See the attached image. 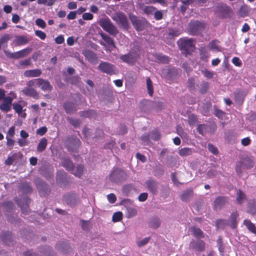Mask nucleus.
Instances as JSON below:
<instances>
[{"mask_svg": "<svg viewBox=\"0 0 256 256\" xmlns=\"http://www.w3.org/2000/svg\"><path fill=\"white\" fill-rule=\"evenodd\" d=\"M208 149L213 154H216L218 153V150L217 148L212 144H208Z\"/></svg>", "mask_w": 256, "mask_h": 256, "instance_id": "obj_56", "label": "nucleus"}, {"mask_svg": "<svg viewBox=\"0 0 256 256\" xmlns=\"http://www.w3.org/2000/svg\"><path fill=\"white\" fill-rule=\"evenodd\" d=\"M46 132L47 128L46 126H42L37 130L36 133L42 136Z\"/></svg>", "mask_w": 256, "mask_h": 256, "instance_id": "obj_54", "label": "nucleus"}, {"mask_svg": "<svg viewBox=\"0 0 256 256\" xmlns=\"http://www.w3.org/2000/svg\"><path fill=\"white\" fill-rule=\"evenodd\" d=\"M100 22V26L104 30L110 34H112V24L110 20L106 18L102 19Z\"/></svg>", "mask_w": 256, "mask_h": 256, "instance_id": "obj_14", "label": "nucleus"}, {"mask_svg": "<svg viewBox=\"0 0 256 256\" xmlns=\"http://www.w3.org/2000/svg\"><path fill=\"white\" fill-rule=\"evenodd\" d=\"M219 42L218 40H213L212 41L209 45L210 49L214 51V52H218L220 50V47L218 45Z\"/></svg>", "mask_w": 256, "mask_h": 256, "instance_id": "obj_31", "label": "nucleus"}, {"mask_svg": "<svg viewBox=\"0 0 256 256\" xmlns=\"http://www.w3.org/2000/svg\"><path fill=\"white\" fill-rule=\"evenodd\" d=\"M36 86L43 91H51L52 89V86L50 82L46 80L43 78H36Z\"/></svg>", "mask_w": 256, "mask_h": 256, "instance_id": "obj_9", "label": "nucleus"}, {"mask_svg": "<svg viewBox=\"0 0 256 256\" xmlns=\"http://www.w3.org/2000/svg\"><path fill=\"white\" fill-rule=\"evenodd\" d=\"M254 162L252 158H246L244 160V164L247 168H250L254 165Z\"/></svg>", "mask_w": 256, "mask_h": 256, "instance_id": "obj_41", "label": "nucleus"}, {"mask_svg": "<svg viewBox=\"0 0 256 256\" xmlns=\"http://www.w3.org/2000/svg\"><path fill=\"white\" fill-rule=\"evenodd\" d=\"M96 116V112L94 110H90L86 111H83L80 114L81 116L84 118H93Z\"/></svg>", "mask_w": 256, "mask_h": 256, "instance_id": "obj_30", "label": "nucleus"}, {"mask_svg": "<svg viewBox=\"0 0 256 256\" xmlns=\"http://www.w3.org/2000/svg\"><path fill=\"white\" fill-rule=\"evenodd\" d=\"M128 177L126 172L122 169H116L113 171V180L121 182L126 179Z\"/></svg>", "mask_w": 256, "mask_h": 256, "instance_id": "obj_8", "label": "nucleus"}, {"mask_svg": "<svg viewBox=\"0 0 256 256\" xmlns=\"http://www.w3.org/2000/svg\"><path fill=\"white\" fill-rule=\"evenodd\" d=\"M180 48L184 52L185 54H188L193 50L194 46V42L190 38H182L178 42Z\"/></svg>", "mask_w": 256, "mask_h": 256, "instance_id": "obj_3", "label": "nucleus"}, {"mask_svg": "<svg viewBox=\"0 0 256 256\" xmlns=\"http://www.w3.org/2000/svg\"><path fill=\"white\" fill-rule=\"evenodd\" d=\"M192 234L197 238H201L203 236V233L202 231L198 228L196 227H192L190 228Z\"/></svg>", "mask_w": 256, "mask_h": 256, "instance_id": "obj_32", "label": "nucleus"}, {"mask_svg": "<svg viewBox=\"0 0 256 256\" xmlns=\"http://www.w3.org/2000/svg\"><path fill=\"white\" fill-rule=\"evenodd\" d=\"M196 122V117L194 115H190L188 117V122L190 125H194Z\"/></svg>", "mask_w": 256, "mask_h": 256, "instance_id": "obj_55", "label": "nucleus"}, {"mask_svg": "<svg viewBox=\"0 0 256 256\" xmlns=\"http://www.w3.org/2000/svg\"><path fill=\"white\" fill-rule=\"evenodd\" d=\"M228 222L226 220L220 219L216 222V226L218 228H222L227 226Z\"/></svg>", "mask_w": 256, "mask_h": 256, "instance_id": "obj_37", "label": "nucleus"}, {"mask_svg": "<svg viewBox=\"0 0 256 256\" xmlns=\"http://www.w3.org/2000/svg\"><path fill=\"white\" fill-rule=\"evenodd\" d=\"M20 190L24 193H31L32 192V188L28 183L22 182L20 184Z\"/></svg>", "mask_w": 256, "mask_h": 256, "instance_id": "obj_23", "label": "nucleus"}, {"mask_svg": "<svg viewBox=\"0 0 256 256\" xmlns=\"http://www.w3.org/2000/svg\"><path fill=\"white\" fill-rule=\"evenodd\" d=\"M246 200L244 194L240 190H238L236 193V200L238 203L242 204Z\"/></svg>", "mask_w": 256, "mask_h": 256, "instance_id": "obj_33", "label": "nucleus"}, {"mask_svg": "<svg viewBox=\"0 0 256 256\" xmlns=\"http://www.w3.org/2000/svg\"><path fill=\"white\" fill-rule=\"evenodd\" d=\"M131 21L133 24V25L134 26L136 29L140 31L142 30L143 26L140 22V20H137L136 17L135 16H132L130 18Z\"/></svg>", "mask_w": 256, "mask_h": 256, "instance_id": "obj_26", "label": "nucleus"}, {"mask_svg": "<svg viewBox=\"0 0 256 256\" xmlns=\"http://www.w3.org/2000/svg\"><path fill=\"white\" fill-rule=\"evenodd\" d=\"M193 149L189 148H184L178 150V154L181 156H187L192 154Z\"/></svg>", "mask_w": 256, "mask_h": 256, "instance_id": "obj_22", "label": "nucleus"}, {"mask_svg": "<svg viewBox=\"0 0 256 256\" xmlns=\"http://www.w3.org/2000/svg\"><path fill=\"white\" fill-rule=\"evenodd\" d=\"M14 200L20 208L22 214H28L30 212L29 204L30 202V200L28 196H22L21 198H15Z\"/></svg>", "mask_w": 256, "mask_h": 256, "instance_id": "obj_2", "label": "nucleus"}, {"mask_svg": "<svg viewBox=\"0 0 256 256\" xmlns=\"http://www.w3.org/2000/svg\"><path fill=\"white\" fill-rule=\"evenodd\" d=\"M35 34L42 40H44L46 36V34L44 32L40 30H36Z\"/></svg>", "mask_w": 256, "mask_h": 256, "instance_id": "obj_48", "label": "nucleus"}, {"mask_svg": "<svg viewBox=\"0 0 256 256\" xmlns=\"http://www.w3.org/2000/svg\"><path fill=\"white\" fill-rule=\"evenodd\" d=\"M148 188L152 194L157 192L158 184L153 180H148L146 182Z\"/></svg>", "mask_w": 256, "mask_h": 256, "instance_id": "obj_20", "label": "nucleus"}, {"mask_svg": "<svg viewBox=\"0 0 256 256\" xmlns=\"http://www.w3.org/2000/svg\"><path fill=\"white\" fill-rule=\"evenodd\" d=\"M196 83V80L193 78H190L188 80V84L189 88L191 90L194 89V85Z\"/></svg>", "mask_w": 256, "mask_h": 256, "instance_id": "obj_53", "label": "nucleus"}, {"mask_svg": "<svg viewBox=\"0 0 256 256\" xmlns=\"http://www.w3.org/2000/svg\"><path fill=\"white\" fill-rule=\"evenodd\" d=\"M150 240V237L145 238H144L138 241L137 242V244L140 247L142 246L146 245V244H147L148 243V242H149Z\"/></svg>", "mask_w": 256, "mask_h": 256, "instance_id": "obj_47", "label": "nucleus"}, {"mask_svg": "<svg viewBox=\"0 0 256 256\" xmlns=\"http://www.w3.org/2000/svg\"><path fill=\"white\" fill-rule=\"evenodd\" d=\"M29 42L28 38L24 36H17L15 37L14 42L16 46H23Z\"/></svg>", "mask_w": 256, "mask_h": 256, "instance_id": "obj_18", "label": "nucleus"}, {"mask_svg": "<svg viewBox=\"0 0 256 256\" xmlns=\"http://www.w3.org/2000/svg\"><path fill=\"white\" fill-rule=\"evenodd\" d=\"M208 89V84L207 82H203L201 84L200 92L202 94H205Z\"/></svg>", "mask_w": 256, "mask_h": 256, "instance_id": "obj_42", "label": "nucleus"}, {"mask_svg": "<svg viewBox=\"0 0 256 256\" xmlns=\"http://www.w3.org/2000/svg\"><path fill=\"white\" fill-rule=\"evenodd\" d=\"M47 140L46 138H42L38 145L37 150L38 152H42L44 150L47 146Z\"/></svg>", "mask_w": 256, "mask_h": 256, "instance_id": "obj_25", "label": "nucleus"}, {"mask_svg": "<svg viewBox=\"0 0 256 256\" xmlns=\"http://www.w3.org/2000/svg\"><path fill=\"white\" fill-rule=\"evenodd\" d=\"M244 224L247 227L250 231L256 234V227L250 220H245L244 221Z\"/></svg>", "mask_w": 256, "mask_h": 256, "instance_id": "obj_27", "label": "nucleus"}, {"mask_svg": "<svg viewBox=\"0 0 256 256\" xmlns=\"http://www.w3.org/2000/svg\"><path fill=\"white\" fill-rule=\"evenodd\" d=\"M232 62L237 66H240L242 64V62L240 59L238 57H234L232 59Z\"/></svg>", "mask_w": 256, "mask_h": 256, "instance_id": "obj_57", "label": "nucleus"}, {"mask_svg": "<svg viewBox=\"0 0 256 256\" xmlns=\"http://www.w3.org/2000/svg\"><path fill=\"white\" fill-rule=\"evenodd\" d=\"M139 49L137 48L136 50H132L127 54L122 55L120 59L124 62L128 64H134L139 57Z\"/></svg>", "mask_w": 256, "mask_h": 256, "instance_id": "obj_5", "label": "nucleus"}, {"mask_svg": "<svg viewBox=\"0 0 256 256\" xmlns=\"http://www.w3.org/2000/svg\"><path fill=\"white\" fill-rule=\"evenodd\" d=\"M197 130L202 134H204L206 130V126L204 124H199L198 126Z\"/></svg>", "mask_w": 256, "mask_h": 256, "instance_id": "obj_51", "label": "nucleus"}, {"mask_svg": "<svg viewBox=\"0 0 256 256\" xmlns=\"http://www.w3.org/2000/svg\"><path fill=\"white\" fill-rule=\"evenodd\" d=\"M238 214L236 211L232 213L230 220V226L232 228H234L237 223V218L238 217Z\"/></svg>", "mask_w": 256, "mask_h": 256, "instance_id": "obj_28", "label": "nucleus"}, {"mask_svg": "<svg viewBox=\"0 0 256 256\" xmlns=\"http://www.w3.org/2000/svg\"><path fill=\"white\" fill-rule=\"evenodd\" d=\"M148 198V194L146 192H144L140 194L138 198L139 201L140 202H144Z\"/></svg>", "mask_w": 256, "mask_h": 256, "instance_id": "obj_61", "label": "nucleus"}, {"mask_svg": "<svg viewBox=\"0 0 256 256\" xmlns=\"http://www.w3.org/2000/svg\"><path fill=\"white\" fill-rule=\"evenodd\" d=\"M6 139L7 140L6 145L8 146L12 147L14 144V140L11 138H9L8 136H6Z\"/></svg>", "mask_w": 256, "mask_h": 256, "instance_id": "obj_63", "label": "nucleus"}, {"mask_svg": "<svg viewBox=\"0 0 256 256\" xmlns=\"http://www.w3.org/2000/svg\"><path fill=\"white\" fill-rule=\"evenodd\" d=\"M36 24L42 28H45L46 27V22L42 18H38L36 20Z\"/></svg>", "mask_w": 256, "mask_h": 256, "instance_id": "obj_45", "label": "nucleus"}, {"mask_svg": "<svg viewBox=\"0 0 256 256\" xmlns=\"http://www.w3.org/2000/svg\"><path fill=\"white\" fill-rule=\"evenodd\" d=\"M158 59L162 62L166 63L168 62V58L166 56L159 54L158 56Z\"/></svg>", "mask_w": 256, "mask_h": 256, "instance_id": "obj_52", "label": "nucleus"}, {"mask_svg": "<svg viewBox=\"0 0 256 256\" xmlns=\"http://www.w3.org/2000/svg\"><path fill=\"white\" fill-rule=\"evenodd\" d=\"M192 196V190H186L184 192L182 196H181V199L182 201L186 202Z\"/></svg>", "mask_w": 256, "mask_h": 256, "instance_id": "obj_35", "label": "nucleus"}, {"mask_svg": "<svg viewBox=\"0 0 256 256\" xmlns=\"http://www.w3.org/2000/svg\"><path fill=\"white\" fill-rule=\"evenodd\" d=\"M2 206L5 208L8 211H10L11 210H14V204L13 202L12 201H6L2 203Z\"/></svg>", "mask_w": 256, "mask_h": 256, "instance_id": "obj_38", "label": "nucleus"}, {"mask_svg": "<svg viewBox=\"0 0 256 256\" xmlns=\"http://www.w3.org/2000/svg\"><path fill=\"white\" fill-rule=\"evenodd\" d=\"M204 24L198 21L192 22L189 24V31L192 34H198L204 28Z\"/></svg>", "mask_w": 256, "mask_h": 256, "instance_id": "obj_7", "label": "nucleus"}, {"mask_svg": "<svg viewBox=\"0 0 256 256\" xmlns=\"http://www.w3.org/2000/svg\"><path fill=\"white\" fill-rule=\"evenodd\" d=\"M13 108L15 110L16 112L18 114H22V106L19 104L14 103L12 104Z\"/></svg>", "mask_w": 256, "mask_h": 256, "instance_id": "obj_43", "label": "nucleus"}, {"mask_svg": "<svg viewBox=\"0 0 256 256\" xmlns=\"http://www.w3.org/2000/svg\"><path fill=\"white\" fill-rule=\"evenodd\" d=\"M31 52L32 48H26L23 49L21 50L14 52H11L9 50H4V53L5 54L6 56L8 58L18 59L27 56Z\"/></svg>", "mask_w": 256, "mask_h": 256, "instance_id": "obj_4", "label": "nucleus"}, {"mask_svg": "<svg viewBox=\"0 0 256 256\" xmlns=\"http://www.w3.org/2000/svg\"><path fill=\"white\" fill-rule=\"evenodd\" d=\"M42 74V70L40 69H34L26 70L24 72V76L27 78L38 77Z\"/></svg>", "mask_w": 256, "mask_h": 256, "instance_id": "obj_16", "label": "nucleus"}, {"mask_svg": "<svg viewBox=\"0 0 256 256\" xmlns=\"http://www.w3.org/2000/svg\"><path fill=\"white\" fill-rule=\"evenodd\" d=\"M80 222L82 228L84 230H88L90 226V222L84 220H82Z\"/></svg>", "mask_w": 256, "mask_h": 256, "instance_id": "obj_46", "label": "nucleus"}, {"mask_svg": "<svg viewBox=\"0 0 256 256\" xmlns=\"http://www.w3.org/2000/svg\"><path fill=\"white\" fill-rule=\"evenodd\" d=\"M100 34L107 44L112 45V38L110 37L102 32H100Z\"/></svg>", "mask_w": 256, "mask_h": 256, "instance_id": "obj_40", "label": "nucleus"}, {"mask_svg": "<svg viewBox=\"0 0 256 256\" xmlns=\"http://www.w3.org/2000/svg\"><path fill=\"white\" fill-rule=\"evenodd\" d=\"M80 144V140L78 138L73 136L68 138L66 141V146L68 150L70 152L77 151Z\"/></svg>", "mask_w": 256, "mask_h": 256, "instance_id": "obj_6", "label": "nucleus"}, {"mask_svg": "<svg viewBox=\"0 0 256 256\" xmlns=\"http://www.w3.org/2000/svg\"><path fill=\"white\" fill-rule=\"evenodd\" d=\"M54 40H55L56 43L57 44H62L64 41V38L63 36H62V35H60V36H58Z\"/></svg>", "mask_w": 256, "mask_h": 256, "instance_id": "obj_59", "label": "nucleus"}, {"mask_svg": "<svg viewBox=\"0 0 256 256\" xmlns=\"http://www.w3.org/2000/svg\"><path fill=\"white\" fill-rule=\"evenodd\" d=\"M63 108L66 112L68 114L74 113L77 110L76 104L73 102H66L64 104Z\"/></svg>", "mask_w": 256, "mask_h": 256, "instance_id": "obj_13", "label": "nucleus"}, {"mask_svg": "<svg viewBox=\"0 0 256 256\" xmlns=\"http://www.w3.org/2000/svg\"><path fill=\"white\" fill-rule=\"evenodd\" d=\"M3 103L8 104L10 106L12 102V98L10 96H6L4 97V98Z\"/></svg>", "mask_w": 256, "mask_h": 256, "instance_id": "obj_64", "label": "nucleus"}, {"mask_svg": "<svg viewBox=\"0 0 256 256\" xmlns=\"http://www.w3.org/2000/svg\"><path fill=\"white\" fill-rule=\"evenodd\" d=\"M66 176V174L64 170H58L57 172L56 180L62 182Z\"/></svg>", "mask_w": 256, "mask_h": 256, "instance_id": "obj_36", "label": "nucleus"}, {"mask_svg": "<svg viewBox=\"0 0 256 256\" xmlns=\"http://www.w3.org/2000/svg\"><path fill=\"white\" fill-rule=\"evenodd\" d=\"M0 109L5 112H8L10 110V106L2 102L0 104Z\"/></svg>", "mask_w": 256, "mask_h": 256, "instance_id": "obj_49", "label": "nucleus"}, {"mask_svg": "<svg viewBox=\"0 0 256 256\" xmlns=\"http://www.w3.org/2000/svg\"><path fill=\"white\" fill-rule=\"evenodd\" d=\"M122 214L120 212H118L113 214V222H118L122 219Z\"/></svg>", "mask_w": 256, "mask_h": 256, "instance_id": "obj_44", "label": "nucleus"}, {"mask_svg": "<svg viewBox=\"0 0 256 256\" xmlns=\"http://www.w3.org/2000/svg\"><path fill=\"white\" fill-rule=\"evenodd\" d=\"M84 56L86 58L91 62H94L96 60L97 57L96 54L92 51H87Z\"/></svg>", "mask_w": 256, "mask_h": 256, "instance_id": "obj_29", "label": "nucleus"}, {"mask_svg": "<svg viewBox=\"0 0 256 256\" xmlns=\"http://www.w3.org/2000/svg\"><path fill=\"white\" fill-rule=\"evenodd\" d=\"M82 18L84 20H91L93 18V15L89 12L84 13L82 14Z\"/></svg>", "mask_w": 256, "mask_h": 256, "instance_id": "obj_62", "label": "nucleus"}, {"mask_svg": "<svg viewBox=\"0 0 256 256\" xmlns=\"http://www.w3.org/2000/svg\"><path fill=\"white\" fill-rule=\"evenodd\" d=\"M10 39L9 34H4L0 38V50L3 48H6L8 46V42Z\"/></svg>", "mask_w": 256, "mask_h": 256, "instance_id": "obj_21", "label": "nucleus"}, {"mask_svg": "<svg viewBox=\"0 0 256 256\" xmlns=\"http://www.w3.org/2000/svg\"><path fill=\"white\" fill-rule=\"evenodd\" d=\"M38 186L39 192L41 194H48L50 192V188L46 184L42 182Z\"/></svg>", "mask_w": 256, "mask_h": 256, "instance_id": "obj_24", "label": "nucleus"}, {"mask_svg": "<svg viewBox=\"0 0 256 256\" xmlns=\"http://www.w3.org/2000/svg\"><path fill=\"white\" fill-rule=\"evenodd\" d=\"M146 82L148 93L150 94V96H152L154 92L152 82L150 80V78H146Z\"/></svg>", "mask_w": 256, "mask_h": 256, "instance_id": "obj_34", "label": "nucleus"}, {"mask_svg": "<svg viewBox=\"0 0 256 256\" xmlns=\"http://www.w3.org/2000/svg\"><path fill=\"white\" fill-rule=\"evenodd\" d=\"M152 138L154 140H158L160 138V134L157 130H154L152 133Z\"/></svg>", "mask_w": 256, "mask_h": 256, "instance_id": "obj_50", "label": "nucleus"}, {"mask_svg": "<svg viewBox=\"0 0 256 256\" xmlns=\"http://www.w3.org/2000/svg\"><path fill=\"white\" fill-rule=\"evenodd\" d=\"M98 69L106 74H110L112 72V67L111 65L106 62H101L98 66Z\"/></svg>", "mask_w": 256, "mask_h": 256, "instance_id": "obj_19", "label": "nucleus"}, {"mask_svg": "<svg viewBox=\"0 0 256 256\" xmlns=\"http://www.w3.org/2000/svg\"><path fill=\"white\" fill-rule=\"evenodd\" d=\"M22 92L24 95L36 100L40 98L38 91L32 88L26 87L22 90Z\"/></svg>", "mask_w": 256, "mask_h": 256, "instance_id": "obj_10", "label": "nucleus"}, {"mask_svg": "<svg viewBox=\"0 0 256 256\" xmlns=\"http://www.w3.org/2000/svg\"><path fill=\"white\" fill-rule=\"evenodd\" d=\"M202 73L205 77L208 78H212L213 76V74L207 70H202Z\"/></svg>", "mask_w": 256, "mask_h": 256, "instance_id": "obj_60", "label": "nucleus"}, {"mask_svg": "<svg viewBox=\"0 0 256 256\" xmlns=\"http://www.w3.org/2000/svg\"><path fill=\"white\" fill-rule=\"evenodd\" d=\"M226 200L224 197L219 196L214 202V208L216 210L221 209L226 204Z\"/></svg>", "mask_w": 256, "mask_h": 256, "instance_id": "obj_15", "label": "nucleus"}, {"mask_svg": "<svg viewBox=\"0 0 256 256\" xmlns=\"http://www.w3.org/2000/svg\"><path fill=\"white\" fill-rule=\"evenodd\" d=\"M15 133V128L12 126L10 128L8 132L7 136L9 138H12L14 136Z\"/></svg>", "mask_w": 256, "mask_h": 256, "instance_id": "obj_58", "label": "nucleus"}, {"mask_svg": "<svg viewBox=\"0 0 256 256\" xmlns=\"http://www.w3.org/2000/svg\"><path fill=\"white\" fill-rule=\"evenodd\" d=\"M190 246L196 251H203L204 250V244L200 240H192L190 242Z\"/></svg>", "mask_w": 256, "mask_h": 256, "instance_id": "obj_12", "label": "nucleus"}, {"mask_svg": "<svg viewBox=\"0 0 256 256\" xmlns=\"http://www.w3.org/2000/svg\"><path fill=\"white\" fill-rule=\"evenodd\" d=\"M62 166L68 171L70 172L76 176L80 178L83 174L84 166L81 164L77 166L76 169L74 168L72 162L68 158H64L62 160Z\"/></svg>", "mask_w": 256, "mask_h": 256, "instance_id": "obj_1", "label": "nucleus"}, {"mask_svg": "<svg viewBox=\"0 0 256 256\" xmlns=\"http://www.w3.org/2000/svg\"><path fill=\"white\" fill-rule=\"evenodd\" d=\"M137 214V210L134 208H126V216L128 218L133 217Z\"/></svg>", "mask_w": 256, "mask_h": 256, "instance_id": "obj_39", "label": "nucleus"}, {"mask_svg": "<svg viewBox=\"0 0 256 256\" xmlns=\"http://www.w3.org/2000/svg\"><path fill=\"white\" fill-rule=\"evenodd\" d=\"M114 20L124 28L126 29L128 28V22L124 14L122 13L118 14Z\"/></svg>", "mask_w": 256, "mask_h": 256, "instance_id": "obj_11", "label": "nucleus"}, {"mask_svg": "<svg viewBox=\"0 0 256 256\" xmlns=\"http://www.w3.org/2000/svg\"><path fill=\"white\" fill-rule=\"evenodd\" d=\"M2 242L7 245H10L12 240V236L10 232H4L1 235Z\"/></svg>", "mask_w": 256, "mask_h": 256, "instance_id": "obj_17", "label": "nucleus"}]
</instances>
